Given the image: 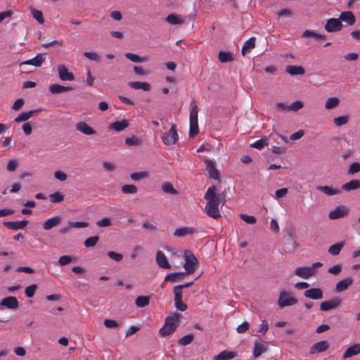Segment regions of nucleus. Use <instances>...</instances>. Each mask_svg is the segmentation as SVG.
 I'll list each match as a JSON object with an SVG mask.
<instances>
[{
	"mask_svg": "<svg viewBox=\"0 0 360 360\" xmlns=\"http://www.w3.org/2000/svg\"><path fill=\"white\" fill-rule=\"evenodd\" d=\"M240 218L248 224H254L257 221L255 217L252 215H248L246 214H240Z\"/></svg>",
	"mask_w": 360,
	"mask_h": 360,
	"instance_id": "52",
	"label": "nucleus"
},
{
	"mask_svg": "<svg viewBox=\"0 0 360 360\" xmlns=\"http://www.w3.org/2000/svg\"><path fill=\"white\" fill-rule=\"evenodd\" d=\"M108 256L116 262H120L123 258V256L122 254L117 253V252H115L112 251L108 252Z\"/></svg>",
	"mask_w": 360,
	"mask_h": 360,
	"instance_id": "62",
	"label": "nucleus"
},
{
	"mask_svg": "<svg viewBox=\"0 0 360 360\" xmlns=\"http://www.w3.org/2000/svg\"><path fill=\"white\" fill-rule=\"evenodd\" d=\"M72 89L73 87L72 86H65L57 84H51L49 86L50 91L53 94L72 91Z\"/></svg>",
	"mask_w": 360,
	"mask_h": 360,
	"instance_id": "33",
	"label": "nucleus"
},
{
	"mask_svg": "<svg viewBox=\"0 0 360 360\" xmlns=\"http://www.w3.org/2000/svg\"><path fill=\"white\" fill-rule=\"evenodd\" d=\"M165 20L172 25H182L184 22V19L181 15L174 13L168 15Z\"/></svg>",
	"mask_w": 360,
	"mask_h": 360,
	"instance_id": "23",
	"label": "nucleus"
},
{
	"mask_svg": "<svg viewBox=\"0 0 360 360\" xmlns=\"http://www.w3.org/2000/svg\"><path fill=\"white\" fill-rule=\"evenodd\" d=\"M343 247H344L343 243H335V244L331 245L328 248V253L330 254L331 255L336 256L340 254V252Z\"/></svg>",
	"mask_w": 360,
	"mask_h": 360,
	"instance_id": "37",
	"label": "nucleus"
},
{
	"mask_svg": "<svg viewBox=\"0 0 360 360\" xmlns=\"http://www.w3.org/2000/svg\"><path fill=\"white\" fill-rule=\"evenodd\" d=\"M360 188V181L357 179H353L344 184L342 186V190L345 191H351L359 189Z\"/></svg>",
	"mask_w": 360,
	"mask_h": 360,
	"instance_id": "30",
	"label": "nucleus"
},
{
	"mask_svg": "<svg viewBox=\"0 0 360 360\" xmlns=\"http://www.w3.org/2000/svg\"><path fill=\"white\" fill-rule=\"evenodd\" d=\"M49 198L51 202L57 203L60 202L61 201L63 200L64 195L59 192H56L54 193L49 195Z\"/></svg>",
	"mask_w": 360,
	"mask_h": 360,
	"instance_id": "53",
	"label": "nucleus"
},
{
	"mask_svg": "<svg viewBox=\"0 0 360 360\" xmlns=\"http://www.w3.org/2000/svg\"><path fill=\"white\" fill-rule=\"evenodd\" d=\"M214 197L215 200L221 204V207H222L226 202V191H224L221 193L217 194V188L214 186Z\"/></svg>",
	"mask_w": 360,
	"mask_h": 360,
	"instance_id": "40",
	"label": "nucleus"
},
{
	"mask_svg": "<svg viewBox=\"0 0 360 360\" xmlns=\"http://www.w3.org/2000/svg\"><path fill=\"white\" fill-rule=\"evenodd\" d=\"M76 129L84 135H94L96 131L84 121L79 122L76 124Z\"/></svg>",
	"mask_w": 360,
	"mask_h": 360,
	"instance_id": "17",
	"label": "nucleus"
},
{
	"mask_svg": "<svg viewBox=\"0 0 360 360\" xmlns=\"http://www.w3.org/2000/svg\"><path fill=\"white\" fill-rule=\"evenodd\" d=\"M0 305L4 306L8 309H15L19 306V302L15 297L9 296L4 298Z\"/></svg>",
	"mask_w": 360,
	"mask_h": 360,
	"instance_id": "16",
	"label": "nucleus"
},
{
	"mask_svg": "<svg viewBox=\"0 0 360 360\" xmlns=\"http://www.w3.org/2000/svg\"><path fill=\"white\" fill-rule=\"evenodd\" d=\"M329 347V344L327 341H320L314 344L310 349V354L320 353L325 352Z\"/></svg>",
	"mask_w": 360,
	"mask_h": 360,
	"instance_id": "20",
	"label": "nucleus"
},
{
	"mask_svg": "<svg viewBox=\"0 0 360 360\" xmlns=\"http://www.w3.org/2000/svg\"><path fill=\"white\" fill-rule=\"evenodd\" d=\"M181 315L174 313L165 319V325L160 329V334L162 337H165L174 333L179 325Z\"/></svg>",
	"mask_w": 360,
	"mask_h": 360,
	"instance_id": "2",
	"label": "nucleus"
},
{
	"mask_svg": "<svg viewBox=\"0 0 360 360\" xmlns=\"http://www.w3.org/2000/svg\"><path fill=\"white\" fill-rule=\"evenodd\" d=\"M129 126V122L127 120L121 121H116L111 123L109 126L110 129H113L116 131H121Z\"/></svg>",
	"mask_w": 360,
	"mask_h": 360,
	"instance_id": "25",
	"label": "nucleus"
},
{
	"mask_svg": "<svg viewBox=\"0 0 360 360\" xmlns=\"http://www.w3.org/2000/svg\"><path fill=\"white\" fill-rule=\"evenodd\" d=\"M37 288V285L36 284H32L30 286H27L25 290L26 296L28 297H32Z\"/></svg>",
	"mask_w": 360,
	"mask_h": 360,
	"instance_id": "60",
	"label": "nucleus"
},
{
	"mask_svg": "<svg viewBox=\"0 0 360 360\" xmlns=\"http://www.w3.org/2000/svg\"><path fill=\"white\" fill-rule=\"evenodd\" d=\"M304 296L311 300H321L323 297V290L319 288H312L304 292Z\"/></svg>",
	"mask_w": 360,
	"mask_h": 360,
	"instance_id": "14",
	"label": "nucleus"
},
{
	"mask_svg": "<svg viewBox=\"0 0 360 360\" xmlns=\"http://www.w3.org/2000/svg\"><path fill=\"white\" fill-rule=\"evenodd\" d=\"M316 189L319 191L323 193L324 194L331 196L340 193V191L336 188H333L328 186H317Z\"/></svg>",
	"mask_w": 360,
	"mask_h": 360,
	"instance_id": "24",
	"label": "nucleus"
},
{
	"mask_svg": "<svg viewBox=\"0 0 360 360\" xmlns=\"http://www.w3.org/2000/svg\"><path fill=\"white\" fill-rule=\"evenodd\" d=\"M28 224L27 220L17 221H4V225L9 229L17 231L23 229Z\"/></svg>",
	"mask_w": 360,
	"mask_h": 360,
	"instance_id": "18",
	"label": "nucleus"
},
{
	"mask_svg": "<svg viewBox=\"0 0 360 360\" xmlns=\"http://www.w3.org/2000/svg\"><path fill=\"white\" fill-rule=\"evenodd\" d=\"M195 232V229L192 227L185 226L176 229L174 233V235L176 237H184L187 235L193 234Z\"/></svg>",
	"mask_w": 360,
	"mask_h": 360,
	"instance_id": "27",
	"label": "nucleus"
},
{
	"mask_svg": "<svg viewBox=\"0 0 360 360\" xmlns=\"http://www.w3.org/2000/svg\"><path fill=\"white\" fill-rule=\"evenodd\" d=\"M19 165V162L16 159H11L7 163V170L14 172Z\"/></svg>",
	"mask_w": 360,
	"mask_h": 360,
	"instance_id": "57",
	"label": "nucleus"
},
{
	"mask_svg": "<svg viewBox=\"0 0 360 360\" xmlns=\"http://www.w3.org/2000/svg\"><path fill=\"white\" fill-rule=\"evenodd\" d=\"M204 198L207 201L205 207V213L212 219H216L220 218L221 212L219 206L221 204L217 202L214 197V186L207 189Z\"/></svg>",
	"mask_w": 360,
	"mask_h": 360,
	"instance_id": "1",
	"label": "nucleus"
},
{
	"mask_svg": "<svg viewBox=\"0 0 360 360\" xmlns=\"http://www.w3.org/2000/svg\"><path fill=\"white\" fill-rule=\"evenodd\" d=\"M353 283L352 278H344L337 283L335 290L337 292H341L346 290Z\"/></svg>",
	"mask_w": 360,
	"mask_h": 360,
	"instance_id": "19",
	"label": "nucleus"
},
{
	"mask_svg": "<svg viewBox=\"0 0 360 360\" xmlns=\"http://www.w3.org/2000/svg\"><path fill=\"white\" fill-rule=\"evenodd\" d=\"M342 23L338 18H330L325 25V29L328 32H335L341 30Z\"/></svg>",
	"mask_w": 360,
	"mask_h": 360,
	"instance_id": "9",
	"label": "nucleus"
},
{
	"mask_svg": "<svg viewBox=\"0 0 360 360\" xmlns=\"http://www.w3.org/2000/svg\"><path fill=\"white\" fill-rule=\"evenodd\" d=\"M268 145V139L266 137H264L259 140L256 141L255 142L250 144V146L258 150H262L266 146Z\"/></svg>",
	"mask_w": 360,
	"mask_h": 360,
	"instance_id": "41",
	"label": "nucleus"
},
{
	"mask_svg": "<svg viewBox=\"0 0 360 360\" xmlns=\"http://www.w3.org/2000/svg\"><path fill=\"white\" fill-rule=\"evenodd\" d=\"M40 110H32L27 112H23L19 114L14 120L15 122H21L28 120L32 116L38 114Z\"/></svg>",
	"mask_w": 360,
	"mask_h": 360,
	"instance_id": "21",
	"label": "nucleus"
},
{
	"mask_svg": "<svg viewBox=\"0 0 360 360\" xmlns=\"http://www.w3.org/2000/svg\"><path fill=\"white\" fill-rule=\"evenodd\" d=\"M149 297L148 296H139L135 301V304L138 307H144L149 304Z\"/></svg>",
	"mask_w": 360,
	"mask_h": 360,
	"instance_id": "43",
	"label": "nucleus"
},
{
	"mask_svg": "<svg viewBox=\"0 0 360 360\" xmlns=\"http://www.w3.org/2000/svg\"><path fill=\"white\" fill-rule=\"evenodd\" d=\"M255 40L256 38L255 37H252L244 43L241 49V53L243 56L255 48Z\"/></svg>",
	"mask_w": 360,
	"mask_h": 360,
	"instance_id": "31",
	"label": "nucleus"
},
{
	"mask_svg": "<svg viewBox=\"0 0 360 360\" xmlns=\"http://www.w3.org/2000/svg\"><path fill=\"white\" fill-rule=\"evenodd\" d=\"M236 356L233 352L223 351L214 356V360H231Z\"/></svg>",
	"mask_w": 360,
	"mask_h": 360,
	"instance_id": "34",
	"label": "nucleus"
},
{
	"mask_svg": "<svg viewBox=\"0 0 360 360\" xmlns=\"http://www.w3.org/2000/svg\"><path fill=\"white\" fill-rule=\"evenodd\" d=\"M61 221V217L60 216H55L51 217L46 221H45L43 224V229L44 230H50L52 228L56 226Z\"/></svg>",
	"mask_w": 360,
	"mask_h": 360,
	"instance_id": "22",
	"label": "nucleus"
},
{
	"mask_svg": "<svg viewBox=\"0 0 360 360\" xmlns=\"http://www.w3.org/2000/svg\"><path fill=\"white\" fill-rule=\"evenodd\" d=\"M341 302L340 298L333 297L329 300L322 302L320 304V309L323 311L334 309L340 305Z\"/></svg>",
	"mask_w": 360,
	"mask_h": 360,
	"instance_id": "6",
	"label": "nucleus"
},
{
	"mask_svg": "<svg viewBox=\"0 0 360 360\" xmlns=\"http://www.w3.org/2000/svg\"><path fill=\"white\" fill-rule=\"evenodd\" d=\"M162 142L166 146L174 145L179 139V135L176 128V125L174 124L168 132L164 133L162 135Z\"/></svg>",
	"mask_w": 360,
	"mask_h": 360,
	"instance_id": "5",
	"label": "nucleus"
},
{
	"mask_svg": "<svg viewBox=\"0 0 360 360\" xmlns=\"http://www.w3.org/2000/svg\"><path fill=\"white\" fill-rule=\"evenodd\" d=\"M98 240H99L98 236H92V237L88 238L84 241V245L86 248L94 247L96 245V243H98Z\"/></svg>",
	"mask_w": 360,
	"mask_h": 360,
	"instance_id": "56",
	"label": "nucleus"
},
{
	"mask_svg": "<svg viewBox=\"0 0 360 360\" xmlns=\"http://www.w3.org/2000/svg\"><path fill=\"white\" fill-rule=\"evenodd\" d=\"M233 60V55L230 52L221 51L219 53V60L221 63H228Z\"/></svg>",
	"mask_w": 360,
	"mask_h": 360,
	"instance_id": "38",
	"label": "nucleus"
},
{
	"mask_svg": "<svg viewBox=\"0 0 360 360\" xmlns=\"http://www.w3.org/2000/svg\"><path fill=\"white\" fill-rule=\"evenodd\" d=\"M162 189L166 193L172 195L178 194V191L175 188H174L173 186L169 182L164 183L162 186Z\"/></svg>",
	"mask_w": 360,
	"mask_h": 360,
	"instance_id": "45",
	"label": "nucleus"
},
{
	"mask_svg": "<svg viewBox=\"0 0 360 360\" xmlns=\"http://www.w3.org/2000/svg\"><path fill=\"white\" fill-rule=\"evenodd\" d=\"M131 179L134 181H139L148 176L146 172H134L131 174Z\"/></svg>",
	"mask_w": 360,
	"mask_h": 360,
	"instance_id": "59",
	"label": "nucleus"
},
{
	"mask_svg": "<svg viewBox=\"0 0 360 360\" xmlns=\"http://www.w3.org/2000/svg\"><path fill=\"white\" fill-rule=\"evenodd\" d=\"M340 103V99L337 97L328 98L325 103V108L327 110H330L336 108Z\"/></svg>",
	"mask_w": 360,
	"mask_h": 360,
	"instance_id": "36",
	"label": "nucleus"
},
{
	"mask_svg": "<svg viewBox=\"0 0 360 360\" xmlns=\"http://www.w3.org/2000/svg\"><path fill=\"white\" fill-rule=\"evenodd\" d=\"M297 302V300L293 297L291 292L283 290L280 292L278 305L280 308L295 305Z\"/></svg>",
	"mask_w": 360,
	"mask_h": 360,
	"instance_id": "4",
	"label": "nucleus"
},
{
	"mask_svg": "<svg viewBox=\"0 0 360 360\" xmlns=\"http://www.w3.org/2000/svg\"><path fill=\"white\" fill-rule=\"evenodd\" d=\"M125 143L130 146H139L142 143V141L137 136H132L125 139Z\"/></svg>",
	"mask_w": 360,
	"mask_h": 360,
	"instance_id": "46",
	"label": "nucleus"
},
{
	"mask_svg": "<svg viewBox=\"0 0 360 360\" xmlns=\"http://www.w3.org/2000/svg\"><path fill=\"white\" fill-rule=\"evenodd\" d=\"M334 124L337 127H341L342 125H345L347 124L349 122V116L348 115H344V116H340L338 117H335L333 119Z\"/></svg>",
	"mask_w": 360,
	"mask_h": 360,
	"instance_id": "48",
	"label": "nucleus"
},
{
	"mask_svg": "<svg viewBox=\"0 0 360 360\" xmlns=\"http://www.w3.org/2000/svg\"><path fill=\"white\" fill-rule=\"evenodd\" d=\"M205 163L206 164V169L208 173V177L214 180L219 179V172L216 169L214 162L212 160H205Z\"/></svg>",
	"mask_w": 360,
	"mask_h": 360,
	"instance_id": "11",
	"label": "nucleus"
},
{
	"mask_svg": "<svg viewBox=\"0 0 360 360\" xmlns=\"http://www.w3.org/2000/svg\"><path fill=\"white\" fill-rule=\"evenodd\" d=\"M304 106V103L301 101H296L292 103L290 105L288 106V110H291L294 112H297L302 109Z\"/></svg>",
	"mask_w": 360,
	"mask_h": 360,
	"instance_id": "51",
	"label": "nucleus"
},
{
	"mask_svg": "<svg viewBox=\"0 0 360 360\" xmlns=\"http://www.w3.org/2000/svg\"><path fill=\"white\" fill-rule=\"evenodd\" d=\"M69 227L71 228H85L89 226V224L86 221H69L68 222Z\"/></svg>",
	"mask_w": 360,
	"mask_h": 360,
	"instance_id": "58",
	"label": "nucleus"
},
{
	"mask_svg": "<svg viewBox=\"0 0 360 360\" xmlns=\"http://www.w3.org/2000/svg\"><path fill=\"white\" fill-rule=\"evenodd\" d=\"M58 77L61 81H73L75 80L74 75L69 72L68 68L63 65H58Z\"/></svg>",
	"mask_w": 360,
	"mask_h": 360,
	"instance_id": "7",
	"label": "nucleus"
},
{
	"mask_svg": "<svg viewBox=\"0 0 360 360\" xmlns=\"http://www.w3.org/2000/svg\"><path fill=\"white\" fill-rule=\"evenodd\" d=\"M360 353V345L355 344L349 348H347L343 355L344 359L350 358L354 355H357Z\"/></svg>",
	"mask_w": 360,
	"mask_h": 360,
	"instance_id": "32",
	"label": "nucleus"
},
{
	"mask_svg": "<svg viewBox=\"0 0 360 360\" xmlns=\"http://www.w3.org/2000/svg\"><path fill=\"white\" fill-rule=\"evenodd\" d=\"M340 19L349 25H354L356 20L354 14L351 11L342 12L340 15Z\"/></svg>",
	"mask_w": 360,
	"mask_h": 360,
	"instance_id": "28",
	"label": "nucleus"
},
{
	"mask_svg": "<svg viewBox=\"0 0 360 360\" xmlns=\"http://www.w3.org/2000/svg\"><path fill=\"white\" fill-rule=\"evenodd\" d=\"M268 347L266 342L259 339L255 341L253 356L255 358L260 356L267 351Z\"/></svg>",
	"mask_w": 360,
	"mask_h": 360,
	"instance_id": "10",
	"label": "nucleus"
},
{
	"mask_svg": "<svg viewBox=\"0 0 360 360\" xmlns=\"http://www.w3.org/2000/svg\"><path fill=\"white\" fill-rule=\"evenodd\" d=\"M25 103V100L23 98L17 99L12 106V109L14 110H19L22 108Z\"/></svg>",
	"mask_w": 360,
	"mask_h": 360,
	"instance_id": "64",
	"label": "nucleus"
},
{
	"mask_svg": "<svg viewBox=\"0 0 360 360\" xmlns=\"http://www.w3.org/2000/svg\"><path fill=\"white\" fill-rule=\"evenodd\" d=\"M315 271H313V267L309 266H300L295 270V274L302 278L308 279L314 276Z\"/></svg>",
	"mask_w": 360,
	"mask_h": 360,
	"instance_id": "8",
	"label": "nucleus"
},
{
	"mask_svg": "<svg viewBox=\"0 0 360 360\" xmlns=\"http://www.w3.org/2000/svg\"><path fill=\"white\" fill-rule=\"evenodd\" d=\"M31 13L32 17L38 21L40 24H43L44 22V19L43 16V13L41 11L37 10L36 8H32Z\"/></svg>",
	"mask_w": 360,
	"mask_h": 360,
	"instance_id": "44",
	"label": "nucleus"
},
{
	"mask_svg": "<svg viewBox=\"0 0 360 360\" xmlns=\"http://www.w3.org/2000/svg\"><path fill=\"white\" fill-rule=\"evenodd\" d=\"M184 268L185 269V274H193L199 265L197 257L190 250H186L184 252Z\"/></svg>",
	"mask_w": 360,
	"mask_h": 360,
	"instance_id": "3",
	"label": "nucleus"
},
{
	"mask_svg": "<svg viewBox=\"0 0 360 360\" xmlns=\"http://www.w3.org/2000/svg\"><path fill=\"white\" fill-rule=\"evenodd\" d=\"M360 172V163L354 162L352 163L347 169V174L353 175Z\"/></svg>",
	"mask_w": 360,
	"mask_h": 360,
	"instance_id": "50",
	"label": "nucleus"
},
{
	"mask_svg": "<svg viewBox=\"0 0 360 360\" xmlns=\"http://www.w3.org/2000/svg\"><path fill=\"white\" fill-rule=\"evenodd\" d=\"M193 335H186L178 340V344L180 345L186 346L191 343V342L193 340Z\"/></svg>",
	"mask_w": 360,
	"mask_h": 360,
	"instance_id": "49",
	"label": "nucleus"
},
{
	"mask_svg": "<svg viewBox=\"0 0 360 360\" xmlns=\"http://www.w3.org/2000/svg\"><path fill=\"white\" fill-rule=\"evenodd\" d=\"M302 37L304 38L312 37L317 40L321 39H325L324 35L318 34V33L315 32L314 31L309 30H305L302 34Z\"/></svg>",
	"mask_w": 360,
	"mask_h": 360,
	"instance_id": "42",
	"label": "nucleus"
},
{
	"mask_svg": "<svg viewBox=\"0 0 360 360\" xmlns=\"http://www.w3.org/2000/svg\"><path fill=\"white\" fill-rule=\"evenodd\" d=\"M342 271V266L340 264H336L330 267L328 270V273L333 275H338Z\"/></svg>",
	"mask_w": 360,
	"mask_h": 360,
	"instance_id": "61",
	"label": "nucleus"
},
{
	"mask_svg": "<svg viewBox=\"0 0 360 360\" xmlns=\"http://www.w3.org/2000/svg\"><path fill=\"white\" fill-rule=\"evenodd\" d=\"M285 72L290 75H302L304 74V69L300 65H288Z\"/></svg>",
	"mask_w": 360,
	"mask_h": 360,
	"instance_id": "29",
	"label": "nucleus"
},
{
	"mask_svg": "<svg viewBox=\"0 0 360 360\" xmlns=\"http://www.w3.org/2000/svg\"><path fill=\"white\" fill-rule=\"evenodd\" d=\"M348 213V210L344 206H338L330 211L328 217L330 219H337L345 217Z\"/></svg>",
	"mask_w": 360,
	"mask_h": 360,
	"instance_id": "15",
	"label": "nucleus"
},
{
	"mask_svg": "<svg viewBox=\"0 0 360 360\" xmlns=\"http://www.w3.org/2000/svg\"><path fill=\"white\" fill-rule=\"evenodd\" d=\"M190 123H198V106L195 105L190 112Z\"/></svg>",
	"mask_w": 360,
	"mask_h": 360,
	"instance_id": "54",
	"label": "nucleus"
},
{
	"mask_svg": "<svg viewBox=\"0 0 360 360\" xmlns=\"http://www.w3.org/2000/svg\"><path fill=\"white\" fill-rule=\"evenodd\" d=\"M155 261L158 265L165 269H169L171 268V265L169 264L165 255L161 250H158L156 252Z\"/></svg>",
	"mask_w": 360,
	"mask_h": 360,
	"instance_id": "12",
	"label": "nucleus"
},
{
	"mask_svg": "<svg viewBox=\"0 0 360 360\" xmlns=\"http://www.w3.org/2000/svg\"><path fill=\"white\" fill-rule=\"evenodd\" d=\"M122 191L125 194H135L138 191V188L134 185L125 184L122 187Z\"/></svg>",
	"mask_w": 360,
	"mask_h": 360,
	"instance_id": "47",
	"label": "nucleus"
},
{
	"mask_svg": "<svg viewBox=\"0 0 360 360\" xmlns=\"http://www.w3.org/2000/svg\"><path fill=\"white\" fill-rule=\"evenodd\" d=\"M184 275V272L171 273L165 276V281L176 282L182 279Z\"/></svg>",
	"mask_w": 360,
	"mask_h": 360,
	"instance_id": "35",
	"label": "nucleus"
},
{
	"mask_svg": "<svg viewBox=\"0 0 360 360\" xmlns=\"http://www.w3.org/2000/svg\"><path fill=\"white\" fill-rule=\"evenodd\" d=\"M44 56L43 53H39L33 58L22 62L20 65L21 67L24 65H31L35 67H40L45 61Z\"/></svg>",
	"mask_w": 360,
	"mask_h": 360,
	"instance_id": "13",
	"label": "nucleus"
},
{
	"mask_svg": "<svg viewBox=\"0 0 360 360\" xmlns=\"http://www.w3.org/2000/svg\"><path fill=\"white\" fill-rule=\"evenodd\" d=\"M128 85L134 89H142L146 91H148L151 89L150 84L148 82H130Z\"/></svg>",
	"mask_w": 360,
	"mask_h": 360,
	"instance_id": "26",
	"label": "nucleus"
},
{
	"mask_svg": "<svg viewBox=\"0 0 360 360\" xmlns=\"http://www.w3.org/2000/svg\"><path fill=\"white\" fill-rule=\"evenodd\" d=\"M84 56L91 60L98 61L99 56L96 52L86 51L84 53Z\"/></svg>",
	"mask_w": 360,
	"mask_h": 360,
	"instance_id": "63",
	"label": "nucleus"
},
{
	"mask_svg": "<svg viewBox=\"0 0 360 360\" xmlns=\"http://www.w3.org/2000/svg\"><path fill=\"white\" fill-rule=\"evenodd\" d=\"M74 260H75V259L73 257H72L71 256L63 255L59 258L58 262L60 266H65V265L69 264Z\"/></svg>",
	"mask_w": 360,
	"mask_h": 360,
	"instance_id": "55",
	"label": "nucleus"
},
{
	"mask_svg": "<svg viewBox=\"0 0 360 360\" xmlns=\"http://www.w3.org/2000/svg\"><path fill=\"white\" fill-rule=\"evenodd\" d=\"M125 57L134 63H143L148 60L147 57H140L139 56L132 53H126Z\"/></svg>",
	"mask_w": 360,
	"mask_h": 360,
	"instance_id": "39",
	"label": "nucleus"
}]
</instances>
